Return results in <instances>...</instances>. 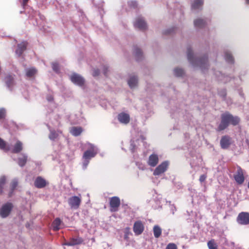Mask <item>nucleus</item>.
<instances>
[{"label": "nucleus", "instance_id": "obj_1", "mask_svg": "<svg viewBox=\"0 0 249 249\" xmlns=\"http://www.w3.org/2000/svg\"><path fill=\"white\" fill-rule=\"evenodd\" d=\"M240 122V118L234 116L229 112H226L221 115V122L216 128V131L220 132L227 128L230 124L233 126L237 125Z\"/></svg>", "mask_w": 249, "mask_h": 249}, {"label": "nucleus", "instance_id": "obj_2", "mask_svg": "<svg viewBox=\"0 0 249 249\" xmlns=\"http://www.w3.org/2000/svg\"><path fill=\"white\" fill-rule=\"evenodd\" d=\"M187 58L189 61L194 64L196 62V64L199 66L202 69L203 68H208V56H204L198 59H195V62L194 61V57L192 50L191 48H187Z\"/></svg>", "mask_w": 249, "mask_h": 249}, {"label": "nucleus", "instance_id": "obj_3", "mask_svg": "<svg viewBox=\"0 0 249 249\" xmlns=\"http://www.w3.org/2000/svg\"><path fill=\"white\" fill-rule=\"evenodd\" d=\"M87 144L88 149L84 152L83 158L85 160H89L91 158L94 157L97 154V152L94 145L90 143H87Z\"/></svg>", "mask_w": 249, "mask_h": 249}, {"label": "nucleus", "instance_id": "obj_4", "mask_svg": "<svg viewBox=\"0 0 249 249\" xmlns=\"http://www.w3.org/2000/svg\"><path fill=\"white\" fill-rule=\"evenodd\" d=\"M13 208L12 203H5L0 209V215L2 218L7 217Z\"/></svg>", "mask_w": 249, "mask_h": 249}, {"label": "nucleus", "instance_id": "obj_5", "mask_svg": "<svg viewBox=\"0 0 249 249\" xmlns=\"http://www.w3.org/2000/svg\"><path fill=\"white\" fill-rule=\"evenodd\" d=\"M237 221L241 225L249 224V213L247 212L240 213L237 217Z\"/></svg>", "mask_w": 249, "mask_h": 249}, {"label": "nucleus", "instance_id": "obj_6", "mask_svg": "<svg viewBox=\"0 0 249 249\" xmlns=\"http://www.w3.org/2000/svg\"><path fill=\"white\" fill-rule=\"evenodd\" d=\"M168 166V164L167 161L162 162L155 169L153 172V175L154 176H159L167 170Z\"/></svg>", "mask_w": 249, "mask_h": 249}, {"label": "nucleus", "instance_id": "obj_7", "mask_svg": "<svg viewBox=\"0 0 249 249\" xmlns=\"http://www.w3.org/2000/svg\"><path fill=\"white\" fill-rule=\"evenodd\" d=\"M220 144L221 148L228 149L231 144V138L228 135L223 136L221 139Z\"/></svg>", "mask_w": 249, "mask_h": 249}, {"label": "nucleus", "instance_id": "obj_8", "mask_svg": "<svg viewBox=\"0 0 249 249\" xmlns=\"http://www.w3.org/2000/svg\"><path fill=\"white\" fill-rule=\"evenodd\" d=\"M71 80L72 83L79 86H82L84 85L85 80L80 75L76 73H73L71 76Z\"/></svg>", "mask_w": 249, "mask_h": 249}, {"label": "nucleus", "instance_id": "obj_9", "mask_svg": "<svg viewBox=\"0 0 249 249\" xmlns=\"http://www.w3.org/2000/svg\"><path fill=\"white\" fill-rule=\"evenodd\" d=\"M14 77L15 75L9 74L6 75L4 79V81L5 84L7 88L10 90L12 89L13 87L15 85Z\"/></svg>", "mask_w": 249, "mask_h": 249}, {"label": "nucleus", "instance_id": "obj_10", "mask_svg": "<svg viewBox=\"0 0 249 249\" xmlns=\"http://www.w3.org/2000/svg\"><path fill=\"white\" fill-rule=\"evenodd\" d=\"M234 178L238 184H242L244 182L245 178L243 170L240 167H238L236 173L234 176Z\"/></svg>", "mask_w": 249, "mask_h": 249}, {"label": "nucleus", "instance_id": "obj_11", "mask_svg": "<svg viewBox=\"0 0 249 249\" xmlns=\"http://www.w3.org/2000/svg\"><path fill=\"white\" fill-rule=\"evenodd\" d=\"M135 27L141 30H144L147 28V24L144 20L141 17H138L136 19L134 23Z\"/></svg>", "mask_w": 249, "mask_h": 249}, {"label": "nucleus", "instance_id": "obj_12", "mask_svg": "<svg viewBox=\"0 0 249 249\" xmlns=\"http://www.w3.org/2000/svg\"><path fill=\"white\" fill-rule=\"evenodd\" d=\"M144 230V226L140 221H136L133 226V231L136 235L141 234Z\"/></svg>", "mask_w": 249, "mask_h": 249}, {"label": "nucleus", "instance_id": "obj_13", "mask_svg": "<svg viewBox=\"0 0 249 249\" xmlns=\"http://www.w3.org/2000/svg\"><path fill=\"white\" fill-rule=\"evenodd\" d=\"M28 43L27 41H23L18 44L16 53L19 57L26 50Z\"/></svg>", "mask_w": 249, "mask_h": 249}, {"label": "nucleus", "instance_id": "obj_14", "mask_svg": "<svg viewBox=\"0 0 249 249\" xmlns=\"http://www.w3.org/2000/svg\"><path fill=\"white\" fill-rule=\"evenodd\" d=\"M47 184L48 183L46 180L41 177H37L34 182L35 186L37 188H44Z\"/></svg>", "mask_w": 249, "mask_h": 249}, {"label": "nucleus", "instance_id": "obj_15", "mask_svg": "<svg viewBox=\"0 0 249 249\" xmlns=\"http://www.w3.org/2000/svg\"><path fill=\"white\" fill-rule=\"evenodd\" d=\"M118 120L121 123L127 124L130 121V116L127 113L122 112L118 114Z\"/></svg>", "mask_w": 249, "mask_h": 249}, {"label": "nucleus", "instance_id": "obj_16", "mask_svg": "<svg viewBox=\"0 0 249 249\" xmlns=\"http://www.w3.org/2000/svg\"><path fill=\"white\" fill-rule=\"evenodd\" d=\"M158 162V156L157 154H153L149 156L147 163L151 167H155L157 165Z\"/></svg>", "mask_w": 249, "mask_h": 249}, {"label": "nucleus", "instance_id": "obj_17", "mask_svg": "<svg viewBox=\"0 0 249 249\" xmlns=\"http://www.w3.org/2000/svg\"><path fill=\"white\" fill-rule=\"evenodd\" d=\"M83 240L80 237L71 238L68 242H65L63 245L72 246L81 244Z\"/></svg>", "mask_w": 249, "mask_h": 249}, {"label": "nucleus", "instance_id": "obj_18", "mask_svg": "<svg viewBox=\"0 0 249 249\" xmlns=\"http://www.w3.org/2000/svg\"><path fill=\"white\" fill-rule=\"evenodd\" d=\"M18 181L17 179H14L11 181L10 188L8 192V197H11L13 195L14 190L18 186Z\"/></svg>", "mask_w": 249, "mask_h": 249}, {"label": "nucleus", "instance_id": "obj_19", "mask_svg": "<svg viewBox=\"0 0 249 249\" xmlns=\"http://www.w3.org/2000/svg\"><path fill=\"white\" fill-rule=\"evenodd\" d=\"M37 70L34 68L32 67L26 69L25 70V75L28 78L34 77L37 73Z\"/></svg>", "mask_w": 249, "mask_h": 249}, {"label": "nucleus", "instance_id": "obj_20", "mask_svg": "<svg viewBox=\"0 0 249 249\" xmlns=\"http://www.w3.org/2000/svg\"><path fill=\"white\" fill-rule=\"evenodd\" d=\"M23 149V144L19 141H18L16 144L14 145V147L12 150L13 153H18L22 151Z\"/></svg>", "mask_w": 249, "mask_h": 249}, {"label": "nucleus", "instance_id": "obj_21", "mask_svg": "<svg viewBox=\"0 0 249 249\" xmlns=\"http://www.w3.org/2000/svg\"><path fill=\"white\" fill-rule=\"evenodd\" d=\"M203 3V0H194L192 3V8L195 10L201 9Z\"/></svg>", "mask_w": 249, "mask_h": 249}, {"label": "nucleus", "instance_id": "obj_22", "mask_svg": "<svg viewBox=\"0 0 249 249\" xmlns=\"http://www.w3.org/2000/svg\"><path fill=\"white\" fill-rule=\"evenodd\" d=\"M83 131V129L80 126L72 127L70 130V133L74 136H79Z\"/></svg>", "mask_w": 249, "mask_h": 249}, {"label": "nucleus", "instance_id": "obj_23", "mask_svg": "<svg viewBox=\"0 0 249 249\" xmlns=\"http://www.w3.org/2000/svg\"><path fill=\"white\" fill-rule=\"evenodd\" d=\"M138 84V78L135 76H130L128 80V84L130 88H133L137 86Z\"/></svg>", "mask_w": 249, "mask_h": 249}, {"label": "nucleus", "instance_id": "obj_24", "mask_svg": "<svg viewBox=\"0 0 249 249\" xmlns=\"http://www.w3.org/2000/svg\"><path fill=\"white\" fill-rule=\"evenodd\" d=\"M194 25L196 28H201L206 25V21L201 18H198L194 20Z\"/></svg>", "mask_w": 249, "mask_h": 249}, {"label": "nucleus", "instance_id": "obj_25", "mask_svg": "<svg viewBox=\"0 0 249 249\" xmlns=\"http://www.w3.org/2000/svg\"><path fill=\"white\" fill-rule=\"evenodd\" d=\"M52 227L54 231H58L61 228V221L58 218H56L52 223Z\"/></svg>", "mask_w": 249, "mask_h": 249}, {"label": "nucleus", "instance_id": "obj_26", "mask_svg": "<svg viewBox=\"0 0 249 249\" xmlns=\"http://www.w3.org/2000/svg\"><path fill=\"white\" fill-rule=\"evenodd\" d=\"M134 53L137 61L140 60L142 58V53L140 49L135 47Z\"/></svg>", "mask_w": 249, "mask_h": 249}, {"label": "nucleus", "instance_id": "obj_27", "mask_svg": "<svg viewBox=\"0 0 249 249\" xmlns=\"http://www.w3.org/2000/svg\"><path fill=\"white\" fill-rule=\"evenodd\" d=\"M153 233L155 237L159 238L161 233V229L158 225H155L153 227Z\"/></svg>", "mask_w": 249, "mask_h": 249}, {"label": "nucleus", "instance_id": "obj_28", "mask_svg": "<svg viewBox=\"0 0 249 249\" xmlns=\"http://www.w3.org/2000/svg\"><path fill=\"white\" fill-rule=\"evenodd\" d=\"M27 156L25 155H22L21 157H20L18 159V164L21 166H24L27 162Z\"/></svg>", "mask_w": 249, "mask_h": 249}, {"label": "nucleus", "instance_id": "obj_29", "mask_svg": "<svg viewBox=\"0 0 249 249\" xmlns=\"http://www.w3.org/2000/svg\"><path fill=\"white\" fill-rule=\"evenodd\" d=\"M0 149L4 150L5 152L9 151L10 148L7 146L5 142L0 138Z\"/></svg>", "mask_w": 249, "mask_h": 249}, {"label": "nucleus", "instance_id": "obj_30", "mask_svg": "<svg viewBox=\"0 0 249 249\" xmlns=\"http://www.w3.org/2000/svg\"><path fill=\"white\" fill-rule=\"evenodd\" d=\"M58 132L61 133L60 131H58L56 132L55 130H51L49 138L51 140L54 141L58 137Z\"/></svg>", "mask_w": 249, "mask_h": 249}, {"label": "nucleus", "instance_id": "obj_31", "mask_svg": "<svg viewBox=\"0 0 249 249\" xmlns=\"http://www.w3.org/2000/svg\"><path fill=\"white\" fill-rule=\"evenodd\" d=\"M6 183V178L2 177L0 178V194H2L3 193V189Z\"/></svg>", "mask_w": 249, "mask_h": 249}, {"label": "nucleus", "instance_id": "obj_32", "mask_svg": "<svg viewBox=\"0 0 249 249\" xmlns=\"http://www.w3.org/2000/svg\"><path fill=\"white\" fill-rule=\"evenodd\" d=\"M208 247L209 249H218L217 245L214 240H211L208 242Z\"/></svg>", "mask_w": 249, "mask_h": 249}, {"label": "nucleus", "instance_id": "obj_33", "mask_svg": "<svg viewBox=\"0 0 249 249\" xmlns=\"http://www.w3.org/2000/svg\"><path fill=\"white\" fill-rule=\"evenodd\" d=\"M174 74L176 76H182L184 74V71L182 69L179 68H176L174 69Z\"/></svg>", "mask_w": 249, "mask_h": 249}, {"label": "nucleus", "instance_id": "obj_34", "mask_svg": "<svg viewBox=\"0 0 249 249\" xmlns=\"http://www.w3.org/2000/svg\"><path fill=\"white\" fill-rule=\"evenodd\" d=\"M225 58L226 60L229 62L232 63L233 61V58L232 55L228 53H226L225 54Z\"/></svg>", "mask_w": 249, "mask_h": 249}, {"label": "nucleus", "instance_id": "obj_35", "mask_svg": "<svg viewBox=\"0 0 249 249\" xmlns=\"http://www.w3.org/2000/svg\"><path fill=\"white\" fill-rule=\"evenodd\" d=\"M110 209L111 212L117 211L119 206L120 203H109Z\"/></svg>", "mask_w": 249, "mask_h": 249}, {"label": "nucleus", "instance_id": "obj_36", "mask_svg": "<svg viewBox=\"0 0 249 249\" xmlns=\"http://www.w3.org/2000/svg\"><path fill=\"white\" fill-rule=\"evenodd\" d=\"M70 202H80L81 197L80 196H74L70 199Z\"/></svg>", "mask_w": 249, "mask_h": 249}, {"label": "nucleus", "instance_id": "obj_37", "mask_svg": "<svg viewBox=\"0 0 249 249\" xmlns=\"http://www.w3.org/2000/svg\"><path fill=\"white\" fill-rule=\"evenodd\" d=\"M52 68L53 70L56 72H58L59 71V65L57 63H53L52 64Z\"/></svg>", "mask_w": 249, "mask_h": 249}, {"label": "nucleus", "instance_id": "obj_38", "mask_svg": "<svg viewBox=\"0 0 249 249\" xmlns=\"http://www.w3.org/2000/svg\"><path fill=\"white\" fill-rule=\"evenodd\" d=\"M165 249H177V246L174 243H169Z\"/></svg>", "mask_w": 249, "mask_h": 249}, {"label": "nucleus", "instance_id": "obj_39", "mask_svg": "<svg viewBox=\"0 0 249 249\" xmlns=\"http://www.w3.org/2000/svg\"><path fill=\"white\" fill-rule=\"evenodd\" d=\"M6 111L3 108H0V119H4L5 117Z\"/></svg>", "mask_w": 249, "mask_h": 249}, {"label": "nucleus", "instance_id": "obj_40", "mask_svg": "<svg viewBox=\"0 0 249 249\" xmlns=\"http://www.w3.org/2000/svg\"><path fill=\"white\" fill-rule=\"evenodd\" d=\"M109 202H120V199L117 196H113L110 198Z\"/></svg>", "mask_w": 249, "mask_h": 249}, {"label": "nucleus", "instance_id": "obj_41", "mask_svg": "<svg viewBox=\"0 0 249 249\" xmlns=\"http://www.w3.org/2000/svg\"><path fill=\"white\" fill-rule=\"evenodd\" d=\"M100 74V71L98 69H94L93 70L92 75L93 76H98Z\"/></svg>", "mask_w": 249, "mask_h": 249}, {"label": "nucleus", "instance_id": "obj_42", "mask_svg": "<svg viewBox=\"0 0 249 249\" xmlns=\"http://www.w3.org/2000/svg\"><path fill=\"white\" fill-rule=\"evenodd\" d=\"M206 178H207V176L206 175H202L200 176L199 180L200 182H202L205 180Z\"/></svg>", "mask_w": 249, "mask_h": 249}, {"label": "nucleus", "instance_id": "obj_43", "mask_svg": "<svg viewBox=\"0 0 249 249\" xmlns=\"http://www.w3.org/2000/svg\"><path fill=\"white\" fill-rule=\"evenodd\" d=\"M129 5L131 7H135L137 6V3L136 1H131L129 3Z\"/></svg>", "mask_w": 249, "mask_h": 249}, {"label": "nucleus", "instance_id": "obj_44", "mask_svg": "<svg viewBox=\"0 0 249 249\" xmlns=\"http://www.w3.org/2000/svg\"><path fill=\"white\" fill-rule=\"evenodd\" d=\"M107 68L106 67H104L103 72L105 76L107 75Z\"/></svg>", "mask_w": 249, "mask_h": 249}, {"label": "nucleus", "instance_id": "obj_45", "mask_svg": "<svg viewBox=\"0 0 249 249\" xmlns=\"http://www.w3.org/2000/svg\"><path fill=\"white\" fill-rule=\"evenodd\" d=\"M29 0H23L22 5L23 7L27 5Z\"/></svg>", "mask_w": 249, "mask_h": 249}, {"label": "nucleus", "instance_id": "obj_46", "mask_svg": "<svg viewBox=\"0 0 249 249\" xmlns=\"http://www.w3.org/2000/svg\"><path fill=\"white\" fill-rule=\"evenodd\" d=\"M85 160L86 161L84 162V165L85 167H86L88 165V164H89V160Z\"/></svg>", "mask_w": 249, "mask_h": 249}, {"label": "nucleus", "instance_id": "obj_47", "mask_svg": "<svg viewBox=\"0 0 249 249\" xmlns=\"http://www.w3.org/2000/svg\"><path fill=\"white\" fill-rule=\"evenodd\" d=\"M172 30L171 29H170L168 31H166L165 32V34H170L171 33V32H172V31H171Z\"/></svg>", "mask_w": 249, "mask_h": 249}, {"label": "nucleus", "instance_id": "obj_48", "mask_svg": "<svg viewBox=\"0 0 249 249\" xmlns=\"http://www.w3.org/2000/svg\"><path fill=\"white\" fill-rule=\"evenodd\" d=\"M246 2L247 4H249V0H246Z\"/></svg>", "mask_w": 249, "mask_h": 249}, {"label": "nucleus", "instance_id": "obj_49", "mask_svg": "<svg viewBox=\"0 0 249 249\" xmlns=\"http://www.w3.org/2000/svg\"><path fill=\"white\" fill-rule=\"evenodd\" d=\"M52 99H53L52 98L49 97V99H48V100L51 101Z\"/></svg>", "mask_w": 249, "mask_h": 249}, {"label": "nucleus", "instance_id": "obj_50", "mask_svg": "<svg viewBox=\"0 0 249 249\" xmlns=\"http://www.w3.org/2000/svg\"><path fill=\"white\" fill-rule=\"evenodd\" d=\"M52 99H53L52 98L49 97V99H48V100L51 101Z\"/></svg>", "mask_w": 249, "mask_h": 249}, {"label": "nucleus", "instance_id": "obj_51", "mask_svg": "<svg viewBox=\"0 0 249 249\" xmlns=\"http://www.w3.org/2000/svg\"><path fill=\"white\" fill-rule=\"evenodd\" d=\"M75 204H76V205H77V206H78V205H79V203H75Z\"/></svg>", "mask_w": 249, "mask_h": 249}, {"label": "nucleus", "instance_id": "obj_52", "mask_svg": "<svg viewBox=\"0 0 249 249\" xmlns=\"http://www.w3.org/2000/svg\"><path fill=\"white\" fill-rule=\"evenodd\" d=\"M248 187L249 189V183H248Z\"/></svg>", "mask_w": 249, "mask_h": 249}]
</instances>
